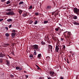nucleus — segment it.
I'll return each instance as SVG.
<instances>
[{
	"instance_id": "nucleus-1",
	"label": "nucleus",
	"mask_w": 79,
	"mask_h": 79,
	"mask_svg": "<svg viewBox=\"0 0 79 79\" xmlns=\"http://www.w3.org/2000/svg\"><path fill=\"white\" fill-rule=\"evenodd\" d=\"M63 34L64 35H65V39L67 40L68 39H69V37H71V35H72V34H71V32H69L68 31L64 32Z\"/></svg>"
},
{
	"instance_id": "nucleus-2",
	"label": "nucleus",
	"mask_w": 79,
	"mask_h": 79,
	"mask_svg": "<svg viewBox=\"0 0 79 79\" xmlns=\"http://www.w3.org/2000/svg\"><path fill=\"white\" fill-rule=\"evenodd\" d=\"M31 48L32 49H35L36 51L39 52L40 49L39 48V46L36 44H35L31 46Z\"/></svg>"
},
{
	"instance_id": "nucleus-3",
	"label": "nucleus",
	"mask_w": 79,
	"mask_h": 79,
	"mask_svg": "<svg viewBox=\"0 0 79 79\" xmlns=\"http://www.w3.org/2000/svg\"><path fill=\"white\" fill-rule=\"evenodd\" d=\"M16 35V30H12V33L11 34V35L12 37H15V36Z\"/></svg>"
},
{
	"instance_id": "nucleus-4",
	"label": "nucleus",
	"mask_w": 79,
	"mask_h": 79,
	"mask_svg": "<svg viewBox=\"0 0 79 79\" xmlns=\"http://www.w3.org/2000/svg\"><path fill=\"white\" fill-rule=\"evenodd\" d=\"M74 12V13H76L77 15L79 14V9H78L77 8H72Z\"/></svg>"
},
{
	"instance_id": "nucleus-5",
	"label": "nucleus",
	"mask_w": 79,
	"mask_h": 79,
	"mask_svg": "<svg viewBox=\"0 0 79 79\" xmlns=\"http://www.w3.org/2000/svg\"><path fill=\"white\" fill-rule=\"evenodd\" d=\"M6 15L8 16H14L15 15V13L13 11H11L6 13Z\"/></svg>"
},
{
	"instance_id": "nucleus-6",
	"label": "nucleus",
	"mask_w": 79,
	"mask_h": 79,
	"mask_svg": "<svg viewBox=\"0 0 79 79\" xmlns=\"http://www.w3.org/2000/svg\"><path fill=\"white\" fill-rule=\"evenodd\" d=\"M60 49V48L58 47V46H56L55 51L56 52H59V50Z\"/></svg>"
},
{
	"instance_id": "nucleus-7",
	"label": "nucleus",
	"mask_w": 79,
	"mask_h": 79,
	"mask_svg": "<svg viewBox=\"0 0 79 79\" xmlns=\"http://www.w3.org/2000/svg\"><path fill=\"white\" fill-rule=\"evenodd\" d=\"M49 74L51 75V76H54V74H55V72L52 71H50L49 72Z\"/></svg>"
},
{
	"instance_id": "nucleus-8",
	"label": "nucleus",
	"mask_w": 79,
	"mask_h": 79,
	"mask_svg": "<svg viewBox=\"0 0 79 79\" xmlns=\"http://www.w3.org/2000/svg\"><path fill=\"white\" fill-rule=\"evenodd\" d=\"M5 56V54H2V52H1V53H0V57H1V58H3Z\"/></svg>"
},
{
	"instance_id": "nucleus-9",
	"label": "nucleus",
	"mask_w": 79,
	"mask_h": 79,
	"mask_svg": "<svg viewBox=\"0 0 79 79\" xmlns=\"http://www.w3.org/2000/svg\"><path fill=\"white\" fill-rule=\"evenodd\" d=\"M48 46L49 48L51 50V52H52V49L53 48H52V46L50 45H48Z\"/></svg>"
},
{
	"instance_id": "nucleus-10",
	"label": "nucleus",
	"mask_w": 79,
	"mask_h": 79,
	"mask_svg": "<svg viewBox=\"0 0 79 79\" xmlns=\"http://www.w3.org/2000/svg\"><path fill=\"white\" fill-rule=\"evenodd\" d=\"M9 45H10L9 44H4V47H8Z\"/></svg>"
},
{
	"instance_id": "nucleus-11",
	"label": "nucleus",
	"mask_w": 79,
	"mask_h": 79,
	"mask_svg": "<svg viewBox=\"0 0 79 79\" xmlns=\"http://www.w3.org/2000/svg\"><path fill=\"white\" fill-rule=\"evenodd\" d=\"M16 69H17V70H18L19 69V70H22V69L20 68V67H16Z\"/></svg>"
},
{
	"instance_id": "nucleus-12",
	"label": "nucleus",
	"mask_w": 79,
	"mask_h": 79,
	"mask_svg": "<svg viewBox=\"0 0 79 79\" xmlns=\"http://www.w3.org/2000/svg\"><path fill=\"white\" fill-rule=\"evenodd\" d=\"M51 8V6H48L46 8V9L48 10V9H50Z\"/></svg>"
},
{
	"instance_id": "nucleus-13",
	"label": "nucleus",
	"mask_w": 79,
	"mask_h": 79,
	"mask_svg": "<svg viewBox=\"0 0 79 79\" xmlns=\"http://www.w3.org/2000/svg\"><path fill=\"white\" fill-rule=\"evenodd\" d=\"M6 64H7V65H8V66H10V61H6Z\"/></svg>"
},
{
	"instance_id": "nucleus-14",
	"label": "nucleus",
	"mask_w": 79,
	"mask_h": 79,
	"mask_svg": "<svg viewBox=\"0 0 79 79\" xmlns=\"http://www.w3.org/2000/svg\"><path fill=\"white\" fill-rule=\"evenodd\" d=\"M5 35L7 37H9V36H10V34L8 33H6L5 34Z\"/></svg>"
},
{
	"instance_id": "nucleus-15",
	"label": "nucleus",
	"mask_w": 79,
	"mask_h": 79,
	"mask_svg": "<svg viewBox=\"0 0 79 79\" xmlns=\"http://www.w3.org/2000/svg\"><path fill=\"white\" fill-rule=\"evenodd\" d=\"M13 21V20L11 19L7 20V22H10V21Z\"/></svg>"
},
{
	"instance_id": "nucleus-16",
	"label": "nucleus",
	"mask_w": 79,
	"mask_h": 79,
	"mask_svg": "<svg viewBox=\"0 0 79 79\" xmlns=\"http://www.w3.org/2000/svg\"><path fill=\"white\" fill-rule=\"evenodd\" d=\"M52 38L53 39V40H54L55 41L56 40V37L55 36H52Z\"/></svg>"
},
{
	"instance_id": "nucleus-17",
	"label": "nucleus",
	"mask_w": 79,
	"mask_h": 79,
	"mask_svg": "<svg viewBox=\"0 0 79 79\" xmlns=\"http://www.w3.org/2000/svg\"><path fill=\"white\" fill-rule=\"evenodd\" d=\"M50 59V57L48 56L46 57V60H48V61H49Z\"/></svg>"
},
{
	"instance_id": "nucleus-18",
	"label": "nucleus",
	"mask_w": 79,
	"mask_h": 79,
	"mask_svg": "<svg viewBox=\"0 0 79 79\" xmlns=\"http://www.w3.org/2000/svg\"><path fill=\"white\" fill-rule=\"evenodd\" d=\"M6 11H11V9H8L6 10Z\"/></svg>"
},
{
	"instance_id": "nucleus-19",
	"label": "nucleus",
	"mask_w": 79,
	"mask_h": 79,
	"mask_svg": "<svg viewBox=\"0 0 79 79\" xmlns=\"http://www.w3.org/2000/svg\"><path fill=\"white\" fill-rule=\"evenodd\" d=\"M19 12L20 15H21V14L23 13V10H20L19 11Z\"/></svg>"
},
{
	"instance_id": "nucleus-20",
	"label": "nucleus",
	"mask_w": 79,
	"mask_h": 79,
	"mask_svg": "<svg viewBox=\"0 0 79 79\" xmlns=\"http://www.w3.org/2000/svg\"><path fill=\"white\" fill-rule=\"evenodd\" d=\"M41 44H42V45H44L45 44V42L42 41L41 42Z\"/></svg>"
},
{
	"instance_id": "nucleus-21",
	"label": "nucleus",
	"mask_w": 79,
	"mask_h": 79,
	"mask_svg": "<svg viewBox=\"0 0 79 79\" xmlns=\"http://www.w3.org/2000/svg\"><path fill=\"white\" fill-rule=\"evenodd\" d=\"M38 57L39 58H41V54H39L38 55Z\"/></svg>"
},
{
	"instance_id": "nucleus-22",
	"label": "nucleus",
	"mask_w": 79,
	"mask_h": 79,
	"mask_svg": "<svg viewBox=\"0 0 79 79\" xmlns=\"http://www.w3.org/2000/svg\"><path fill=\"white\" fill-rule=\"evenodd\" d=\"M62 47H63V48L64 49V50H65L66 48V47L65 46V45H62Z\"/></svg>"
},
{
	"instance_id": "nucleus-23",
	"label": "nucleus",
	"mask_w": 79,
	"mask_h": 79,
	"mask_svg": "<svg viewBox=\"0 0 79 79\" xmlns=\"http://www.w3.org/2000/svg\"><path fill=\"white\" fill-rule=\"evenodd\" d=\"M11 3V2H10V1H8L6 2V4L8 5V4H9V3Z\"/></svg>"
},
{
	"instance_id": "nucleus-24",
	"label": "nucleus",
	"mask_w": 79,
	"mask_h": 79,
	"mask_svg": "<svg viewBox=\"0 0 79 79\" xmlns=\"http://www.w3.org/2000/svg\"><path fill=\"white\" fill-rule=\"evenodd\" d=\"M36 66L37 67V69H40V67H39L38 65H36Z\"/></svg>"
},
{
	"instance_id": "nucleus-25",
	"label": "nucleus",
	"mask_w": 79,
	"mask_h": 79,
	"mask_svg": "<svg viewBox=\"0 0 79 79\" xmlns=\"http://www.w3.org/2000/svg\"><path fill=\"white\" fill-rule=\"evenodd\" d=\"M73 18L74 19H77V17L76 16H75L73 17Z\"/></svg>"
},
{
	"instance_id": "nucleus-26",
	"label": "nucleus",
	"mask_w": 79,
	"mask_h": 79,
	"mask_svg": "<svg viewBox=\"0 0 79 79\" xmlns=\"http://www.w3.org/2000/svg\"><path fill=\"white\" fill-rule=\"evenodd\" d=\"M74 24H75V25H79V23L76 22H75V23H74Z\"/></svg>"
},
{
	"instance_id": "nucleus-27",
	"label": "nucleus",
	"mask_w": 79,
	"mask_h": 79,
	"mask_svg": "<svg viewBox=\"0 0 79 79\" xmlns=\"http://www.w3.org/2000/svg\"><path fill=\"white\" fill-rule=\"evenodd\" d=\"M48 21H46L45 20L44 21V24H47V23H48Z\"/></svg>"
},
{
	"instance_id": "nucleus-28",
	"label": "nucleus",
	"mask_w": 79,
	"mask_h": 79,
	"mask_svg": "<svg viewBox=\"0 0 79 79\" xmlns=\"http://www.w3.org/2000/svg\"><path fill=\"white\" fill-rule=\"evenodd\" d=\"M23 16H24V17H26V16H27V15L26 14V13L24 14L23 15Z\"/></svg>"
},
{
	"instance_id": "nucleus-29",
	"label": "nucleus",
	"mask_w": 79,
	"mask_h": 79,
	"mask_svg": "<svg viewBox=\"0 0 79 79\" xmlns=\"http://www.w3.org/2000/svg\"><path fill=\"white\" fill-rule=\"evenodd\" d=\"M23 3H24L23 2H20L19 3V5H21V4H23Z\"/></svg>"
},
{
	"instance_id": "nucleus-30",
	"label": "nucleus",
	"mask_w": 79,
	"mask_h": 79,
	"mask_svg": "<svg viewBox=\"0 0 79 79\" xmlns=\"http://www.w3.org/2000/svg\"><path fill=\"white\" fill-rule=\"evenodd\" d=\"M37 23H38V21H35V22L34 23V24H37Z\"/></svg>"
},
{
	"instance_id": "nucleus-31",
	"label": "nucleus",
	"mask_w": 79,
	"mask_h": 79,
	"mask_svg": "<svg viewBox=\"0 0 79 79\" xmlns=\"http://www.w3.org/2000/svg\"><path fill=\"white\" fill-rule=\"evenodd\" d=\"M29 57L30 58H33V55L32 54H31L29 55Z\"/></svg>"
},
{
	"instance_id": "nucleus-32",
	"label": "nucleus",
	"mask_w": 79,
	"mask_h": 79,
	"mask_svg": "<svg viewBox=\"0 0 79 79\" xmlns=\"http://www.w3.org/2000/svg\"><path fill=\"white\" fill-rule=\"evenodd\" d=\"M46 39H47L48 40H49V36H47V37H45Z\"/></svg>"
},
{
	"instance_id": "nucleus-33",
	"label": "nucleus",
	"mask_w": 79,
	"mask_h": 79,
	"mask_svg": "<svg viewBox=\"0 0 79 79\" xmlns=\"http://www.w3.org/2000/svg\"><path fill=\"white\" fill-rule=\"evenodd\" d=\"M34 54L35 55H36V51L35 50H34Z\"/></svg>"
},
{
	"instance_id": "nucleus-34",
	"label": "nucleus",
	"mask_w": 79,
	"mask_h": 79,
	"mask_svg": "<svg viewBox=\"0 0 79 79\" xmlns=\"http://www.w3.org/2000/svg\"><path fill=\"white\" fill-rule=\"evenodd\" d=\"M25 14H26V15H27V16L28 15H29V13L28 12H26Z\"/></svg>"
},
{
	"instance_id": "nucleus-35",
	"label": "nucleus",
	"mask_w": 79,
	"mask_h": 79,
	"mask_svg": "<svg viewBox=\"0 0 79 79\" xmlns=\"http://www.w3.org/2000/svg\"><path fill=\"white\" fill-rule=\"evenodd\" d=\"M29 9H32V6H30Z\"/></svg>"
},
{
	"instance_id": "nucleus-36",
	"label": "nucleus",
	"mask_w": 79,
	"mask_h": 79,
	"mask_svg": "<svg viewBox=\"0 0 79 79\" xmlns=\"http://www.w3.org/2000/svg\"><path fill=\"white\" fill-rule=\"evenodd\" d=\"M3 62V59H0V63H2Z\"/></svg>"
},
{
	"instance_id": "nucleus-37",
	"label": "nucleus",
	"mask_w": 79,
	"mask_h": 79,
	"mask_svg": "<svg viewBox=\"0 0 79 79\" xmlns=\"http://www.w3.org/2000/svg\"><path fill=\"white\" fill-rule=\"evenodd\" d=\"M35 15H36V16H38V15H39V14L37 12H36L35 13Z\"/></svg>"
},
{
	"instance_id": "nucleus-38",
	"label": "nucleus",
	"mask_w": 79,
	"mask_h": 79,
	"mask_svg": "<svg viewBox=\"0 0 79 79\" xmlns=\"http://www.w3.org/2000/svg\"><path fill=\"white\" fill-rule=\"evenodd\" d=\"M79 79V76L77 75L76 77V79Z\"/></svg>"
},
{
	"instance_id": "nucleus-39",
	"label": "nucleus",
	"mask_w": 79,
	"mask_h": 79,
	"mask_svg": "<svg viewBox=\"0 0 79 79\" xmlns=\"http://www.w3.org/2000/svg\"><path fill=\"white\" fill-rule=\"evenodd\" d=\"M58 30H59V29H58V28H56V29H55V31H58Z\"/></svg>"
},
{
	"instance_id": "nucleus-40",
	"label": "nucleus",
	"mask_w": 79,
	"mask_h": 79,
	"mask_svg": "<svg viewBox=\"0 0 79 79\" xmlns=\"http://www.w3.org/2000/svg\"><path fill=\"white\" fill-rule=\"evenodd\" d=\"M32 23H33V21H30V22H29V24H32Z\"/></svg>"
},
{
	"instance_id": "nucleus-41",
	"label": "nucleus",
	"mask_w": 79,
	"mask_h": 79,
	"mask_svg": "<svg viewBox=\"0 0 79 79\" xmlns=\"http://www.w3.org/2000/svg\"><path fill=\"white\" fill-rule=\"evenodd\" d=\"M5 29H6V31H8V27H5Z\"/></svg>"
},
{
	"instance_id": "nucleus-42",
	"label": "nucleus",
	"mask_w": 79,
	"mask_h": 79,
	"mask_svg": "<svg viewBox=\"0 0 79 79\" xmlns=\"http://www.w3.org/2000/svg\"><path fill=\"white\" fill-rule=\"evenodd\" d=\"M12 27V25H9V28H10L11 27Z\"/></svg>"
},
{
	"instance_id": "nucleus-43",
	"label": "nucleus",
	"mask_w": 79,
	"mask_h": 79,
	"mask_svg": "<svg viewBox=\"0 0 79 79\" xmlns=\"http://www.w3.org/2000/svg\"><path fill=\"white\" fill-rule=\"evenodd\" d=\"M10 77H14V75H12V74L10 75Z\"/></svg>"
},
{
	"instance_id": "nucleus-44",
	"label": "nucleus",
	"mask_w": 79,
	"mask_h": 79,
	"mask_svg": "<svg viewBox=\"0 0 79 79\" xmlns=\"http://www.w3.org/2000/svg\"><path fill=\"white\" fill-rule=\"evenodd\" d=\"M3 20V19H0V22H1V21H2Z\"/></svg>"
},
{
	"instance_id": "nucleus-45",
	"label": "nucleus",
	"mask_w": 79,
	"mask_h": 79,
	"mask_svg": "<svg viewBox=\"0 0 79 79\" xmlns=\"http://www.w3.org/2000/svg\"><path fill=\"white\" fill-rule=\"evenodd\" d=\"M6 1V0H1V2H5Z\"/></svg>"
},
{
	"instance_id": "nucleus-46",
	"label": "nucleus",
	"mask_w": 79,
	"mask_h": 79,
	"mask_svg": "<svg viewBox=\"0 0 79 79\" xmlns=\"http://www.w3.org/2000/svg\"><path fill=\"white\" fill-rule=\"evenodd\" d=\"M39 79H44V77H40V78H39Z\"/></svg>"
},
{
	"instance_id": "nucleus-47",
	"label": "nucleus",
	"mask_w": 79,
	"mask_h": 79,
	"mask_svg": "<svg viewBox=\"0 0 79 79\" xmlns=\"http://www.w3.org/2000/svg\"><path fill=\"white\" fill-rule=\"evenodd\" d=\"M25 77H26V79L28 78V76L27 75H25Z\"/></svg>"
},
{
	"instance_id": "nucleus-48",
	"label": "nucleus",
	"mask_w": 79,
	"mask_h": 79,
	"mask_svg": "<svg viewBox=\"0 0 79 79\" xmlns=\"http://www.w3.org/2000/svg\"><path fill=\"white\" fill-rule=\"evenodd\" d=\"M68 44H69V45H71L72 44L70 42H68Z\"/></svg>"
},
{
	"instance_id": "nucleus-49",
	"label": "nucleus",
	"mask_w": 79,
	"mask_h": 79,
	"mask_svg": "<svg viewBox=\"0 0 79 79\" xmlns=\"http://www.w3.org/2000/svg\"><path fill=\"white\" fill-rule=\"evenodd\" d=\"M72 55L73 57L74 56V53H73V54H72Z\"/></svg>"
},
{
	"instance_id": "nucleus-50",
	"label": "nucleus",
	"mask_w": 79,
	"mask_h": 79,
	"mask_svg": "<svg viewBox=\"0 0 79 79\" xmlns=\"http://www.w3.org/2000/svg\"><path fill=\"white\" fill-rule=\"evenodd\" d=\"M54 14H55L54 12H53L52 13V15H54Z\"/></svg>"
},
{
	"instance_id": "nucleus-51",
	"label": "nucleus",
	"mask_w": 79,
	"mask_h": 79,
	"mask_svg": "<svg viewBox=\"0 0 79 79\" xmlns=\"http://www.w3.org/2000/svg\"><path fill=\"white\" fill-rule=\"evenodd\" d=\"M59 25L60 26H62V25H61V24H60V23H59Z\"/></svg>"
},
{
	"instance_id": "nucleus-52",
	"label": "nucleus",
	"mask_w": 79,
	"mask_h": 79,
	"mask_svg": "<svg viewBox=\"0 0 79 79\" xmlns=\"http://www.w3.org/2000/svg\"><path fill=\"white\" fill-rule=\"evenodd\" d=\"M48 79H51V78H50V77H48Z\"/></svg>"
},
{
	"instance_id": "nucleus-53",
	"label": "nucleus",
	"mask_w": 79,
	"mask_h": 79,
	"mask_svg": "<svg viewBox=\"0 0 79 79\" xmlns=\"http://www.w3.org/2000/svg\"><path fill=\"white\" fill-rule=\"evenodd\" d=\"M60 79H64V78L63 77H61Z\"/></svg>"
},
{
	"instance_id": "nucleus-54",
	"label": "nucleus",
	"mask_w": 79,
	"mask_h": 79,
	"mask_svg": "<svg viewBox=\"0 0 79 79\" xmlns=\"http://www.w3.org/2000/svg\"><path fill=\"white\" fill-rule=\"evenodd\" d=\"M48 52H50V49H48Z\"/></svg>"
},
{
	"instance_id": "nucleus-55",
	"label": "nucleus",
	"mask_w": 79,
	"mask_h": 79,
	"mask_svg": "<svg viewBox=\"0 0 79 79\" xmlns=\"http://www.w3.org/2000/svg\"><path fill=\"white\" fill-rule=\"evenodd\" d=\"M15 6H18V4H16L15 5Z\"/></svg>"
},
{
	"instance_id": "nucleus-56",
	"label": "nucleus",
	"mask_w": 79,
	"mask_h": 79,
	"mask_svg": "<svg viewBox=\"0 0 79 79\" xmlns=\"http://www.w3.org/2000/svg\"><path fill=\"white\" fill-rule=\"evenodd\" d=\"M58 46V47H59H59H60V45H58V46Z\"/></svg>"
},
{
	"instance_id": "nucleus-57",
	"label": "nucleus",
	"mask_w": 79,
	"mask_h": 79,
	"mask_svg": "<svg viewBox=\"0 0 79 79\" xmlns=\"http://www.w3.org/2000/svg\"><path fill=\"white\" fill-rule=\"evenodd\" d=\"M24 72H25V73H27V72H26V71H24Z\"/></svg>"
},
{
	"instance_id": "nucleus-58",
	"label": "nucleus",
	"mask_w": 79,
	"mask_h": 79,
	"mask_svg": "<svg viewBox=\"0 0 79 79\" xmlns=\"http://www.w3.org/2000/svg\"><path fill=\"white\" fill-rule=\"evenodd\" d=\"M67 61H69V60H68V59H67Z\"/></svg>"
},
{
	"instance_id": "nucleus-59",
	"label": "nucleus",
	"mask_w": 79,
	"mask_h": 79,
	"mask_svg": "<svg viewBox=\"0 0 79 79\" xmlns=\"http://www.w3.org/2000/svg\"><path fill=\"white\" fill-rule=\"evenodd\" d=\"M62 53H63V54H64V52H63V51L62 52Z\"/></svg>"
},
{
	"instance_id": "nucleus-60",
	"label": "nucleus",
	"mask_w": 79,
	"mask_h": 79,
	"mask_svg": "<svg viewBox=\"0 0 79 79\" xmlns=\"http://www.w3.org/2000/svg\"><path fill=\"white\" fill-rule=\"evenodd\" d=\"M61 40H63V39L61 38Z\"/></svg>"
},
{
	"instance_id": "nucleus-61",
	"label": "nucleus",
	"mask_w": 79,
	"mask_h": 79,
	"mask_svg": "<svg viewBox=\"0 0 79 79\" xmlns=\"http://www.w3.org/2000/svg\"><path fill=\"white\" fill-rule=\"evenodd\" d=\"M12 54L13 55L15 56V54L14 53H12Z\"/></svg>"
},
{
	"instance_id": "nucleus-62",
	"label": "nucleus",
	"mask_w": 79,
	"mask_h": 79,
	"mask_svg": "<svg viewBox=\"0 0 79 79\" xmlns=\"http://www.w3.org/2000/svg\"><path fill=\"white\" fill-rule=\"evenodd\" d=\"M57 45H56V46H58V45H58V44H56Z\"/></svg>"
},
{
	"instance_id": "nucleus-63",
	"label": "nucleus",
	"mask_w": 79,
	"mask_h": 79,
	"mask_svg": "<svg viewBox=\"0 0 79 79\" xmlns=\"http://www.w3.org/2000/svg\"><path fill=\"white\" fill-rule=\"evenodd\" d=\"M67 63L69 64V61H67Z\"/></svg>"
},
{
	"instance_id": "nucleus-64",
	"label": "nucleus",
	"mask_w": 79,
	"mask_h": 79,
	"mask_svg": "<svg viewBox=\"0 0 79 79\" xmlns=\"http://www.w3.org/2000/svg\"><path fill=\"white\" fill-rule=\"evenodd\" d=\"M76 22H73V24H74Z\"/></svg>"
}]
</instances>
